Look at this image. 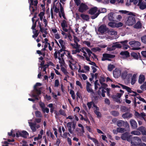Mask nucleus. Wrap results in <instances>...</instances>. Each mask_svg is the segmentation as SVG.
Here are the masks:
<instances>
[{"label":"nucleus","mask_w":146,"mask_h":146,"mask_svg":"<svg viewBox=\"0 0 146 146\" xmlns=\"http://www.w3.org/2000/svg\"><path fill=\"white\" fill-rule=\"evenodd\" d=\"M38 2L37 0H35L33 1V4L31 6L34 5L35 7H37Z\"/></svg>","instance_id":"obj_53"},{"label":"nucleus","mask_w":146,"mask_h":146,"mask_svg":"<svg viewBox=\"0 0 146 146\" xmlns=\"http://www.w3.org/2000/svg\"><path fill=\"white\" fill-rule=\"evenodd\" d=\"M47 29L44 28V27H43L42 29V31H39V32H41L42 33H44L45 34H47L48 33L47 31Z\"/></svg>","instance_id":"obj_51"},{"label":"nucleus","mask_w":146,"mask_h":146,"mask_svg":"<svg viewBox=\"0 0 146 146\" xmlns=\"http://www.w3.org/2000/svg\"><path fill=\"white\" fill-rule=\"evenodd\" d=\"M101 13V11H100V10H98L97 13L95 14L94 15H93L91 16V18L92 19H95L98 17L99 14Z\"/></svg>","instance_id":"obj_25"},{"label":"nucleus","mask_w":146,"mask_h":146,"mask_svg":"<svg viewBox=\"0 0 146 146\" xmlns=\"http://www.w3.org/2000/svg\"><path fill=\"white\" fill-rule=\"evenodd\" d=\"M119 12L120 13H122L126 14L127 15H131L132 14V13L131 12L127 11H126L124 10H120Z\"/></svg>","instance_id":"obj_33"},{"label":"nucleus","mask_w":146,"mask_h":146,"mask_svg":"<svg viewBox=\"0 0 146 146\" xmlns=\"http://www.w3.org/2000/svg\"><path fill=\"white\" fill-rule=\"evenodd\" d=\"M136 98L139 99L140 101H142L144 103H146V101L143 98H142L140 96H138V97H137Z\"/></svg>","instance_id":"obj_57"},{"label":"nucleus","mask_w":146,"mask_h":146,"mask_svg":"<svg viewBox=\"0 0 146 146\" xmlns=\"http://www.w3.org/2000/svg\"><path fill=\"white\" fill-rule=\"evenodd\" d=\"M118 132L122 133L125 131V129L121 127H118L117 128Z\"/></svg>","instance_id":"obj_46"},{"label":"nucleus","mask_w":146,"mask_h":146,"mask_svg":"<svg viewBox=\"0 0 146 146\" xmlns=\"http://www.w3.org/2000/svg\"><path fill=\"white\" fill-rule=\"evenodd\" d=\"M76 50H73L72 51V54H75L77 52H79L81 50V49L78 48H76Z\"/></svg>","instance_id":"obj_50"},{"label":"nucleus","mask_w":146,"mask_h":146,"mask_svg":"<svg viewBox=\"0 0 146 146\" xmlns=\"http://www.w3.org/2000/svg\"><path fill=\"white\" fill-rule=\"evenodd\" d=\"M40 106L42 109V110L43 109H44V108H45V105L42 102H41L39 103Z\"/></svg>","instance_id":"obj_49"},{"label":"nucleus","mask_w":146,"mask_h":146,"mask_svg":"<svg viewBox=\"0 0 146 146\" xmlns=\"http://www.w3.org/2000/svg\"><path fill=\"white\" fill-rule=\"evenodd\" d=\"M115 57L114 55L109 54L107 53L103 54V57L102 59V60L104 61L106 60H108L109 61H111V60L110 58H112Z\"/></svg>","instance_id":"obj_5"},{"label":"nucleus","mask_w":146,"mask_h":146,"mask_svg":"<svg viewBox=\"0 0 146 146\" xmlns=\"http://www.w3.org/2000/svg\"><path fill=\"white\" fill-rule=\"evenodd\" d=\"M119 85L121 86L123 89H125L129 93H131L133 91L131 90V89L130 88L127 86L124 85L122 84H119Z\"/></svg>","instance_id":"obj_17"},{"label":"nucleus","mask_w":146,"mask_h":146,"mask_svg":"<svg viewBox=\"0 0 146 146\" xmlns=\"http://www.w3.org/2000/svg\"><path fill=\"white\" fill-rule=\"evenodd\" d=\"M132 76V74H127V72L126 71H124L122 72L121 77L123 79L125 80V79L128 80L129 78Z\"/></svg>","instance_id":"obj_9"},{"label":"nucleus","mask_w":146,"mask_h":146,"mask_svg":"<svg viewBox=\"0 0 146 146\" xmlns=\"http://www.w3.org/2000/svg\"><path fill=\"white\" fill-rule=\"evenodd\" d=\"M74 40L75 43L77 42H79L80 40L76 36H74Z\"/></svg>","instance_id":"obj_62"},{"label":"nucleus","mask_w":146,"mask_h":146,"mask_svg":"<svg viewBox=\"0 0 146 146\" xmlns=\"http://www.w3.org/2000/svg\"><path fill=\"white\" fill-rule=\"evenodd\" d=\"M131 134L134 135H141L140 132L138 131H133L131 132Z\"/></svg>","instance_id":"obj_39"},{"label":"nucleus","mask_w":146,"mask_h":146,"mask_svg":"<svg viewBox=\"0 0 146 146\" xmlns=\"http://www.w3.org/2000/svg\"><path fill=\"white\" fill-rule=\"evenodd\" d=\"M94 113L97 115L98 117H101V114L99 111H96Z\"/></svg>","instance_id":"obj_55"},{"label":"nucleus","mask_w":146,"mask_h":146,"mask_svg":"<svg viewBox=\"0 0 146 146\" xmlns=\"http://www.w3.org/2000/svg\"><path fill=\"white\" fill-rule=\"evenodd\" d=\"M115 66L113 64H110L108 66V70L110 71H111L114 68Z\"/></svg>","instance_id":"obj_41"},{"label":"nucleus","mask_w":146,"mask_h":146,"mask_svg":"<svg viewBox=\"0 0 146 146\" xmlns=\"http://www.w3.org/2000/svg\"><path fill=\"white\" fill-rule=\"evenodd\" d=\"M80 16L83 19L87 21H89L90 18L88 15L82 14L80 15Z\"/></svg>","instance_id":"obj_20"},{"label":"nucleus","mask_w":146,"mask_h":146,"mask_svg":"<svg viewBox=\"0 0 146 146\" xmlns=\"http://www.w3.org/2000/svg\"><path fill=\"white\" fill-rule=\"evenodd\" d=\"M16 136L17 137H22L24 138H27V136L29 135L28 133L25 131H18L16 133Z\"/></svg>","instance_id":"obj_7"},{"label":"nucleus","mask_w":146,"mask_h":146,"mask_svg":"<svg viewBox=\"0 0 146 146\" xmlns=\"http://www.w3.org/2000/svg\"><path fill=\"white\" fill-rule=\"evenodd\" d=\"M136 78V75L135 74H134L131 78V84L133 85L135 83Z\"/></svg>","instance_id":"obj_28"},{"label":"nucleus","mask_w":146,"mask_h":146,"mask_svg":"<svg viewBox=\"0 0 146 146\" xmlns=\"http://www.w3.org/2000/svg\"><path fill=\"white\" fill-rule=\"evenodd\" d=\"M91 86V84L89 82H87L86 87V90L88 93H91L92 94H94V92L93 90L90 88Z\"/></svg>","instance_id":"obj_14"},{"label":"nucleus","mask_w":146,"mask_h":146,"mask_svg":"<svg viewBox=\"0 0 146 146\" xmlns=\"http://www.w3.org/2000/svg\"><path fill=\"white\" fill-rule=\"evenodd\" d=\"M104 102L105 104H107L108 105H110V102L109 100L107 98L105 99Z\"/></svg>","instance_id":"obj_58"},{"label":"nucleus","mask_w":146,"mask_h":146,"mask_svg":"<svg viewBox=\"0 0 146 146\" xmlns=\"http://www.w3.org/2000/svg\"><path fill=\"white\" fill-rule=\"evenodd\" d=\"M114 13L113 12H111L108 14V19L109 21H116L114 19Z\"/></svg>","instance_id":"obj_13"},{"label":"nucleus","mask_w":146,"mask_h":146,"mask_svg":"<svg viewBox=\"0 0 146 146\" xmlns=\"http://www.w3.org/2000/svg\"><path fill=\"white\" fill-rule=\"evenodd\" d=\"M116 24L115 22H110L108 24V25L111 27L114 28L115 27Z\"/></svg>","instance_id":"obj_37"},{"label":"nucleus","mask_w":146,"mask_h":146,"mask_svg":"<svg viewBox=\"0 0 146 146\" xmlns=\"http://www.w3.org/2000/svg\"><path fill=\"white\" fill-rule=\"evenodd\" d=\"M111 113L113 116L115 117L118 116L119 115V112L118 111H111Z\"/></svg>","instance_id":"obj_31"},{"label":"nucleus","mask_w":146,"mask_h":146,"mask_svg":"<svg viewBox=\"0 0 146 146\" xmlns=\"http://www.w3.org/2000/svg\"><path fill=\"white\" fill-rule=\"evenodd\" d=\"M60 11L61 14H62V16L63 17L64 19H66V17H65V14L64 13V9L63 7H62V5L61 3H60Z\"/></svg>","instance_id":"obj_26"},{"label":"nucleus","mask_w":146,"mask_h":146,"mask_svg":"<svg viewBox=\"0 0 146 146\" xmlns=\"http://www.w3.org/2000/svg\"><path fill=\"white\" fill-rule=\"evenodd\" d=\"M130 139L131 145H138L141 142V139L138 137H134Z\"/></svg>","instance_id":"obj_4"},{"label":"nucleus","mask_w":146,"mask_h":146,"mask_svg":"<svg viewBox=\"0 0 146 146\" xmlns=\"http://www.w3.org/2000/svg\"><path fill=\"white\" fill-rule=\"evenodd\" d=\"M131 56L135 59H138L139 56H140V53L139 52L135 53L132 52L131 53Z\"/></svg>","instance_id":"obj_18"},{"label":"nucleus","mask_w":146,"mask_h":146,"mask_svg":"<svg viewBox=\"0 0 146 146\" xmlns=\"http://www.w3.org/2000/svg\"><path fill=\"white\" fill-rule=\"evenodd\" d=\"M93 107L95 108V109L94 111V112H95V111H98L99 110V107H97L95 104V103H94L93 104Z\"/></svg>","instance_id":"obj_56"},{"label":"nucleus","mask_w":146,"mask_h":146,"mask_svg":"<svg viewBox=\"0 0 146 146\" xmlns=\"http://www.w3.org/2000/svg\"><path fill=\"white\" fill-rule=\"evenodd\" d=\"M141 40L143 43L146 44V35L141 37Z\"/></svg>","instance_id":"obj_45"},{"label":"nucleus","mask_w":146,"mask_h":146,"mask_svg":"<svg viewBox=\"0 0 146 146\" xmlns=\"http://www.w3.org/2000/svg\"><path fill=\"white\" fill-rule=\"evenodd\" d=\"M129 43L132 47V49L133 50H139L140 49L139 47L141 45V44L138 41H132L129 42Z\"/></svg>","instance_id":"obj_2"},{"label":"nucleus","mask_w":146,"mask_h":146,"mask_svg":"<svg viewBox=\"0 0 146 146\" xmlns=\"http://www.w3.org/2000/svg\"><path fill=\"white\" fill-rule=\"evenodd\" d=\"M140 88L143 90H146V82L141 86Z\"/></svg>","instance_id":"obj_42"},{"label":"nucleus","mask_w":146,"mask_h":146,"mask_svg":"<svg viewBox=\"0 0 146 146\" xmlns=\"http://www.w3.org/2000/svg\"><path fill=\"white\" fill-rule=\"evenodd\" d=\"M76 85L79 86L80 88H82L81 83L78 80H77L76 81Z\"/></svg>","instance_id":"obj_61"},{"label":"nucleus","mask_w":146,"mask_h":146,"mask_svg":"<svg viewBox=\"0 0 146 146\" xmlns=\"http://www.w3.org/2000/svg\"><path fill=\"white\" fill-rule=\"evenodd\" d=\"M145 129L144 127L142 126L139 127L137 129L141 132Z\"/></svg>","instance_id":"obj_60"},{"label":"nucleus","mask_w":146,"mask_h":146,"mask_svg":"<svg viewBox=\"0 0 146 146\" xmlns=\"http://www.w3.org/2000/svg\"><path fill=\"white\" fill-rule=\"evenodd\" d=\"M29 125L30 126L33 132H35L36 131V124L33 123L32 122L29 123Z\"/></svg>","instance_id":"obj_19"},{"label":"nucleus","mask_w":146,"mask_h":146,"mask_svg":"<svg viewBox=\"0 0 146 146\" xmlns=\"http://www.w3.org/2000/svg\"><path fill=\"white\" fill-rule=\"evenodd\" d=\"M125 123L124 121H123L119 120L117 121V125L118 127H120L123 126L124 125Z\"/></svg>","instance_id":"obj_22"},{"label":"nucleus","mask_w":146,"mask_h":146,"mask_svg":"<svg viewBox=\"0 0 146 146\" xmlns=\"http://www.w3.org/2000/svg\"><path fill=\"white\" fill-rule=\"evenodd\" d=\"M101 84V87L99 88V89H100L101 88H102L106 89V88L107 86V85L106 84L104 83H102V84Z\"/></svg>","instance_id":"obj_48"},{"label":"nucleus","mask_w":146,"mask_h":146,"mask_svg":"<svg viewBox=\"0 0 146 146\" xmlns=\"http://www.w3.org/2000/svg\"><path fill=\"white\" fill-rule=\"evenodd\" d=\"M42 111L44 113H45V112H46V113H48L49 112V109L47 108H45L44 109H43Z\"/></svg>","instance_id":"obj_63"},{"label":"nucleus","mask_w":146,"mask_h":146,"mask_svg":"<svg viewBox=\"0 0 146 146\" xmlns=\"http://www.w3.org/2000/svg\"><path fill=\"white\" fill-rule=\"evenodd\" d=\"M130 123L132 128L133 129H136L137 128V124L136 121L134 119H132L130 120Z\"/></svg>","instance_id":"obj_12"},{"label":"nucleus","mask_w":146,"mask_h":146,"mask_svg":"<svg viewBox=\"0 0 146 146\" xmlns=\"http://www.w3.org/2000/svg\"><path fill=\"white\" fill-rule=\"evenodd\" d=\"M145 80L144 76L143 74H141L139 75L138 80L139 83L140 84H141Z\"/></svg>","instance_id":"obj_16"},{"label":"nucleus","mask_w":146,"mask_h":146,"mask_svg":"<svg viewBox=\"0 0 146 146\" xmlns=\"http://www.w3.org/2000/svg\"><path fill=\"white\" fill-rule=\"evenodd\" d=\"M90 62L88 63L89 64H90L91 65H92V66H95L96 67H97V68L98 67V66L96 65L95 62H92L91 60H90Z\"/></svg>","instance_id":"obj_59"},{"label":"nucleus","mask_w":146,"mask_h":146,"mask_svg":"<svg viewBox=\"0 0 146 146\" xmlns=\"http://www.w3.org/2000/svg\"><path fill=\"white\" fill-rule=\"evenodd\" d=\"M105 78L101 76L100 78V79H99V81L100 84H101L102 83H103V82H105Z\"/></svg>","instance_id":"obj_54"},{"label":"nucleus","mask_w":146,"mask_h":146,"mask_svg":"<svg viewBox=\"0 0 146 146\" xmlns=\"http://www.w3.org/2000/svg\"><path fill=\"white\" fill-rule=\"evenodd\" d=\"M132 116V114L128 113H126L123 114L122 115V117L124 118L131 117Z\"/></svg>","instance_id":"obj_21"},{"label":"nucleus","mask_w":146,"mask_h":146,"mask_svg":"<svg viewBox=\"0 0 146 146\" xmlns=\"http://www.w3.org/2000/svg\"><path fill=\"white\" fill-rule=\"evenodd\" d=\"M141 53L143 57L146 58V50L141 51Z\"/></svg>","instance_id":"obj_64"},{"label":"nucleus","mask_w":146,"mask_h":146,"mask_svg":"<svg viewBox=\"0 0 146 146\" xmlns=\"http://www.w3.org/2000/svg\"><path fill=\"white\" fill-rule=\"evenodd\" d=\"M112 98L113 99L114 101H115L117 103H120L121 102L122 100H121L119 98L116 97V96H114L113 95L112 97Z\"/></svg>","instance_id":"obj_29"},{"label":"nucleus","mask_w":146,"mask_h":146,"mask_svg":"<svg viewBox=\"0 0 146 146\" xmlns=\"http://www.w3.org/2000/svg\"><path fill=\"white\" fill-rule=\"evenodd\" d=\"M38 30H36L35 31H33V33L34 34V35L32 36L33 38H34L35 37H37L38 36L39 33V32H38Z\"/></svg>","instance_id":"obj_38"},{"label":"nucleus","mask_w":146,"mask_h":146,"mask_svg":"<svg viewBox=\"0 0 146 146\" xmlns=\"http://www.w3.org/2000/svg\"><path fill=\"white\" fill-rule=\"evenodd\" d=\"M113 76L115 78H118L121 75V71L117 68H115L113 71Z\"/></svg>","instance_id":"obj_10"},{"label":"nucleus","mask_w":146,"mask_h":146,"mask_svg":"<svg viewBox=\"0 0 146 146\" xmlns=\"http://www.w3.org/2000/svg\"><path fill=\"white\" fill-rule=\"evenodd\" d=\"M59 42L62 48H66L65 46V42H64L62 39H60L59 40Z\"/></svg>","instance_id":"obj_30"},{"label":"nucleus","mask_w":146,"mask_h":146,"mask_svg":"<svg viewBox=\"0 0 146 146\" xmlns=\"http://www.w3.org/2000/svg\"><path fill=\"white\" fill-rule=\"evenodd\" d=\"M35 115L36 117H42L41 113L39 111H37L35 112Z\"/></svg>","instance_id":"obj_35"},{"label":"nucleus","mask_w":146,"mask_h":146,"mask_svg":"<svg viewBox=\"0 0 146 146\" xmlns=\"http://www.w3.org/2000/svg\"><path fill=\"white\" fill-rule=\"evenodd\" d=\"M34 90L37 92V94L38 95L41 94V90L40 88L38 89L37 88H34Z\"/></svg>","instance_id":"obj_47"},{"label":"nucleus","mask_w":146,"mask_h":146,"mask_svg":"<svg viewBox=\"0 0 146 146\" xmlns=\"http://www.w3.org/2000/svg\"><path fill=\"white\" fill-rule=\"evenodd\" d=\"M77 6H80L78 8V11L80 13H83L88 9V6L85 3H81L80 0H74Z\"/></svg>","instance_id":"obj_1"},{"label":"nucleus","mask_w":146,"mask_h":146,"mask_svg":"<svg viewBox=\"0 0 146 146\" xmlns=\"http://www.w3.org/2000/svg\"><path fill=\"white\" fill-rule=\"evenodd\" d=\"M94 103L92 101L90 102H88L87 103V105L89 109H90L91 108L92 105H93V106Z\"/></svg>","instance_id":"obj_43"},{"label":"nucleus","mask_w":146,"mask_h":146,"mask_svg":"<svg viewBox=\"0 0 146 146\" xmlns=\"http://www.w3.org/2000/svg\"><path fill=\"white\" fill-rule=\"evenodd\" d=\"M142 25L139 21H138L134 25V27L135 28L138 29L141 28Z\"/></svg>","instance_id":"obj_24"},{"label":"nucleus","mask_w":146,"mask_h":146,"mask_svg":"<svg viewBox=\"0 0 146 146\" xmlns=\"http://www.w3.org/2000/svg\"><path fill=\"white\" fill-rule=\"evenodd\" d=\"M137 5L139 6L140 9L143 10L146 7V2H142V0H140Z\"/></svg>","instance_id":"obj_11"},{"label":"nucleus","mask_w":146,"mask_h":146,"mask_svg":"<svg viewBox=\"0 0 146 146\" xmlns=\"http://www.w3.org/2000/svg\"><path fill=\"white\" fill-rule=\"evenodd\" d=\"M59 113L60 115L66 116V115L65 113V111L62 109H60L59 111Z\"/></svg>","instance_id":"obj_40"},{"label":"nucleus","mask_w":146,"mask_h":146,"mask_svg":"<svg viewBox=\"0 0 146 146\" xmlns=\"http://www.w3.org/2000/svg\"><path fill=\"white\" fill-rule=\"evenodd\" d=\"M131 137H132V135H129V133L128 132H126L121 135V138L123 140H127V141H129Z\"/></svg>","instance_id":"obj_8"},{"label":"nucleus","mask_w":146,"mask_h":146,"mask_svg":"<svg viewBox=\"0 0 146 146\" xmlns=\"http://www.w3.org/2000/svg\"><path fill=\"white\" fill-rule=\"evenodd\" d=\"M29 8L31 9H32V10H31V14H33L35 12V11L37 10V7H35L34 8L33 7V6H31V7H29Z\"/></svg>","instance_id":"obj_36"},{"label":"nucleus","mask_w":146,"mask_h":146,"mask_svg":"<svg viewBox=\"0 0 146 146\" xmlns=\"http://www.w3.org/2000/svg\"><path fill=\"white\" fill-rule=\"evenodd\" d=\"M61 26L62 29H64L65 27H68V25L66 24V22L65 20H64L62 21L61 23Z\"/></svg>","instance_id":"obj_27"},{"label":"nucleus","mask_w":146,"mask_h":146,"mask_svg":"<svg viewBox=\"0 0 146 146\" xmlns=\"http://www.w3.org/2000/svg\"><path fill=\"white\" fill-rule=\"evenodd\" d=\"M66 52H68V53L66 55L67 56L68 58L70 59L71 60L74 61V60L72 58V56L70 54V52L68 50Z\"/></svg>","instance_id":"obj_44"},{"label":"nucleus","mask_w":146,"mask_h":146,"mask_svg":"<svg viewBox=\"0 0 146 146\" xmlns=\"http://www.w3.org/2000/svg\"><path fill=\"white\" fill-rule=\"evenodd\" d=\"M98 8L96 7H92L90 9L89 11V13L91 15H94L96 12Z\"/></svg>","instance_id":"obj_15"},{"label":"nucleus","mask_w":146,"mask_h":146,"mask_svg":"<svg viewBox=\"0 0 146 146\" xmlns=\"http://www.w3.org/2000/svg\"><path fill=\"white\" fill-rule=\"evenodd\" d=\"M115 27H122L123 25V24L121 22H119L118 23H116Z\"/></svg>","instance_id":"obj_52"},{"label":"nucleus","mask_w":146,"mask_h":146,"mask_svg":"<svg viewBox=\"0 0 146 146\" xmlns=\"http://www.w3.org/2000/svg\"><path fill=\"white\" fill-rule=\"evenodd\" d=\"M61 71L64 73V74L69 77V76L68 75V72L66 70L64 67H62L61 68Z\"/></svg>","instance_id":"obj_32"},{"label":"nucleus","mask_w":146,"mask_h":146,"mask_svg":"<svg viewBox=\"0 0 146 146\" xmlns=\"http://www.w3.org/2000/svg\"><path fill=\"white\" fill-rule=\"evenodd\" d=\"M98 31L102 34H103L105 32L109 33V29L106 25H102L99 27Z\"/></svg>","instance_id":"obj_6"},{"label":"nucleus","mask_w":146,"mask_h":146,"mask_svg":"<svg viewBox=\"0 0 146 146\" xmlns=\"http://www.w3.org/2000/svg\"><path fill=\"white\" fill-rule=\"evenodd\" d=\"M122 46L121 44H117V42L115 43L113 45V47L115 48V49L116 48H120Z\"/></svg>","instance_id":"obj_34"},{"label":"nucleus","mask_w":146,"mask_h":146,"mask_svg":"<svg viewBox=\"0 0 146 146\" xmlns=\"http://www.w3.org/2000/svg\"><path fill=\"white\" fill-rule=\"evenodd\" d=\"M120 54L123 56H125L126 57H128L129 56V53L127 51L121 52Z\"/></svg>","instance_id":"obj_23"},{"label":"nucleus","mask_w":146,"mask_h":146,"mask_svg":"<svg viewBox=\"0 0 146 146\" xmlns=\"http://www.w3.org/2000/svg\"><path fill=\"white\" fill-rule=\"evenodd\" d=\"M131 15L133 16H129L126 22V24L127 25H132L136 23L135 15H133V13Z\"/></svg>","instance_id":"obj_3"}]
</instances>
